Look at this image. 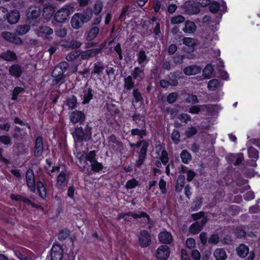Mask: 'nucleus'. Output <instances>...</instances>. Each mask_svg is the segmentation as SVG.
I'll use <instances>...</instances> for the list:
<instances>
[{"label":"nucleus","mask_w":260,"mask_h":260,"mask_svg":"<svg viewBox=\"0 0 260 260\" xmlns=\"http://www.w3.org/2000/svg\"><path fill=\"white\" fill-rule=\"evenodd\" d=\"M37 191L39 196L42 199H44L46 196V189L41 182H38L37 184Z\"/></svg>","instance_id":"nucleus-43"},{"label":"nucleus","mask_w":260,"mask_h":260,"mask_svg":"<svg viewBox=\"0 0 260 260\" xmlns=\"http://www.w3.org/2000/svg\"><path fill=\"white\" fill-rule=\"evenodd\" d=\"M178 98V93L177 92H172L169 94L167 100L168 103L172 104L174 103Z\"/></svg>","instance_id":"nucleus-63"},{"label":"nucleus","mask_w":260,"mask_h":260,"mask_svg":"<svg viewBox=\"0 0 260 260\" xmlns=\"http://www.w3.org/2000/svg\"><path fill=\"white\" fill-rule=\"evenodd\" d=\"M72 5H66L58 10L55 14V20L58 22H64L71 14V10L73 9Z\"/></svg>","instance_id":"nucleus-5"},{"label":"nucleus","mask_w":260,"mask_h":260,"mask_svg":"<svg viewBox=\"0 0 260 260\" xmlns=\"http://www.w3.org/2000/svg\"><path fill=\"white\" fill-rule=\"evenodd\" d=\"M36 34L39 37L50 40V36L53 33V30L49 26H42L36 29Z\"/></svg>","instance_id":"nucleus-6"},{"label":"nucleus","mask_w":260,"mask_h":260,"mask_svg":"<svg viewBox=\"0 0 260 260\" xmlns=\"http://www.w3.org/2000/svg\"><path fill=\"white\" fill-rule=\"evenodd\" d=\"M26 181L28 188L31 191H35L36 189L35 176L31 169H28L26 172Z\"/></svg>","instance_id":"nucleus-12"},{"label":"nucleus","mask_w":260,"mask_h":260,"mask_svg":"<svg viewBox=\"0 0 260 260\" xmlns=\"http://www.w3.org/2000/svg\"><path fill=\"white\" fill-rule=\"evenodd\" d=\"M0 57L8 61H13L17 59L16 54L10 50L1 53Z\"/></svg>","instance_id":"nucleus-29"},{"label":"nucleus","mask_w":260,"mask_h":260,"mask_svg":"<svg viewBox=\"0 0 260 260\" xmlns=\"http://www.w3.org/2000/svg\"><path fill=\"white\" fill-rule=\"evenodd\" d=\"M133 96L134 98V101L136 103H138L139 102L142 101L143 100V98L142 96L141 93L139 91L138 89H135L133 90Z\"/></svg>","instance_id":"nucleus-54"},{"label":"nucleus","mask_w":260,"mask_h":260,"mask_svg":"<svg viewBox=\"0 0 260 260\" xmlns=\"http://www.w3.org/2000/svg\"><path fill=\"white\" fill-rule=\"evenodd\" d=\"M69 64L67 62L63 61L59 63L54 69L52 74L55 75H57V71L59 70L60 74H63L68 68Z\"/></svg>","instance_id":"nucleus-34"},{"label":"nucleus","mask_w":260,"mask_h":260,"mask_svg":"<svg viewBox=\"0 0 260 260\" xmlns=\"http://www.w3.org/2000/svg\"><path fill=\"white\" fill-rule=\"evenodd\" d=\"M202 225L200 224L199 222H196L192 224L189 228L190 232L193 234L199 233L202 229Z\"/></svg>","instance_id":"nucleus-45"},{"label":"nucleus","mask_w":260,"mask_h":260,"mask_svg":"<svg viewBox=\"0 0 260 260\" xmlns=\"http://www.w3.org/2000/svg\"><path fill=\"white\" fill-rule=\"evenodd\" d=\"M71 23L72 26L76 29L81 28L83 25L77 13L73 16Z\"/></svg>","instance_id":"nucleus-33"},{"label":"nucleus","mask_w":260,"mask_h":260,"mask_svg":"<svg viewBox=\"0 0 260 260\" xmlns=\"http://www.w3.org/2000/svg\"><path fill=\"white\" fill-rule=\"evenodd\" d=\"M104 70V66L102 63L97 62L93 64V70L91 74L101 75Z\"/></svg>","instance_id":"nucleus-38"},{"label":"nucleus","mask_w":260,"mask_h":260,"mask_svg":"<svg viewBox=\"0 0 260 260\" xmlns=\"http://www.w3.org/2000/svg\"><path fill=\"white\" fill-rule=\"evenodd\" d=\"M202 204V198L201 197H197L193 201L191 208L193 210H196L200 209Z\"/></svg>","instance_id":"nucleus-50"},{"label":"nucleus","mask_w":260,"mask_h":260,"mask_svg":"<svg viewBox=\"0 0 260 260\" xmlns=\"http://www.w3.org/2000/svg\"><path fill=\"white\" fill-rule=\"evenodd\" d=\"M214 256L216 260H225L228 255L222 248H217L214 251Z\"/></svg>","instance_id":"nucleus-32"},{"label":"nucleus","mask_w":260,"mask_h":260,"mask_svg":"<svg viewBox=\"0 0 260 260\" xmlns=\"http://www.w3.org/2000/svg\"><path fill=\"white\" fill-rule=\"evenodd\" d=\"M81 99L83 100L82 104H85L89 103V102L92 98V90L89 87L85 88L80 95Z\"/></svg>","instance_id":"nucleus-22"},{"label":"nucleus","mask_w":260,"mask_h":260,"mask_svg":"<svg viewBox=\"0 0 260 260\" xmlns=\"http://www.w3.org/2000/svg\"><path fill=\"white\" fill-rule=\"evenodd\" d=\"M197 27L194 23L190 21L185 22V26L182 28L183 32L186 34H192L195 32Z\"/></svg>","instance_id":"nucleus-28"},{"label":"nucleus","mask_w":260,"mask_h":260,"mask_svg":"<svg viewBox=\"0 0 260 260\" xmlns=\"http://www.w3.org/2000/svg\"><path fill=\"white\" fill-rule=\"evenodd\" d=\"M238 255L241 257H245L249 253V248L244 244H240L237 248Z\"/></svg>","instance_id":"nucleus-36"},{"label":"nucleus","mask_w":260,"mask_h":260,"mask_svg":"<svg viewBox=\"0 0 260 260\" xmlns=\"http://www.w3.org/2000/svg\"><path fill=\"white\" fill-rule=\"evenodd\" d=\"M184 11L186 14L192 15L198 14L200 9L195 4L186 3L184 5Z\"/></svg>","instance_id":"nucleus-16"},{"label":"nucleus","mask_w":260,"mask_h":260,"mask_svg":"<svg viewBox=\"0 0 260 260\" xmlns=\"http://www.w3.org/2000/svg\"><path fill=\"white\" fill-rule=\"evenodd\" d=\"M133 120L136 122V123L139 124L140 126H142V127H145V117L139 114H135L133 116Z\"/></svg>","instance_id":"nucleus-42"},{"label":"nucleus","mask_w":260,"mask_h":260,"mask_svg":"<svg viewBox=\"0 0 260 260\" xmlns=\"http://www.w3.org/2000/svg\"><path fill=\"white\" fill-rule=\"evenodd\" d=\"M91 135V127L86 125L83 130L82 127H76L74 133L72 134L74 140L80 142L83 140L89 139Z\"/></svg>","instance_id":"nucleus-3"},{"label":"nucleus","mask_w":260,"mask_h":260,"mask_svg":"<svg viewBox=\"0 0 260 260\" xmlns=\"http://www.w3.org/2000/svg\"><path fill=\"white\" fill-rule=\"evenodd\" d=\"M8 14V9L5 7H0V22L6 19V16Z\"/></svg>","instance_id":"nucleus-62"},{"label":"nucleus","mask_w":260,"mask_h":260,"mask_svg":"<svg viewBox=\"0 0 260 260\" xmlns=\"http://www.w3.org/2000/svg\"><path fill=\"white\" fill-rule=\"evenodd\" d=\"M77 104V99L75 96H72L67 100V105L70 109H74Z\"/></svg>","instance_id":"nucleus-49"},{"label":"nucleus","mask_w":260,"mask_h":260,"mask_svg":"<svg viewBox=\"0 0 260 260\" xmlns=\"http://www.w3.org/2000/svg\"><path fill=\"white\" fill-rule=\"evenodd\" d=\"M248 155L250 158H251L252 159H257L258 158V152L257 150L252 147H251L248 149Z\"/></svg>","instance_id":"nucleus-47"},{"label":"nucleus","mask_w":260,"mask_h":260,"mask_svg":"<svg viewBox=\"0 0 260 260\" xmlns=\"http://www.w3.org/2000/svg\"><path fill=\"white\" fill-rule=\"evenodd\" d=\"M131 134L132 136H138L139 139H142L146 135V131L145 128H133L131 130Z\"/></svg>","instance_id":"nucleus-41"},{"label":"nucleus","mask_w":260,"mask_h":260,"mask_svg":"<svg viewBox=\"0 0 260 260\" xmlns=\"http://www.w3.org/2000/svg\"><path fill=\"white\" fill-rule=\"evenodd\" d=\"M127 216H132L135 219H137L138 218H146V221L147 222H149L150 217L149 215L144 212H139L137 213H134L133 212H127Z\"/></svg>","instance_id":"nucleus-35"},{"label":"nucleus","mask_w":260,"mask_h":260,"mask_svg":"<svg viewBox=\"0 0 260 260\" xmlns=\"http://www.w3.org/2000/svg\"><path fill=\"white\" fill-rule=\"evenodd\" d=\"M158 239L163 243L170 244L172 240V236L169 232L164 231L159 234Z\"/></svg>","instance_id":"nucleus-26"},{"label":"nucleus","mask_w":260,"mask_h":260,"mask_svg":"<svg viewBox=\"0 0 260 260\" xmlns=\"http://www.w3.org/2000/svg\"><path fill=\"white\" fill-rule=\"evenodd\" d=\"M151 237L148 232L145 230L141 231L139 236V242L142 247H147L150 243Z\"/></svg>","instance_id":"nucleus-11"},{"label":"nucleus","mask_w":260,"mask_h":260,"mask_svg":"<svg viewBox=\"0 0 260 260\" xmlns=\"http://www.w3.org/2000/svg\"><path fill=\"white\" fill-rule=\"evenodd\" d=\"M9 72L11 76L18 78L21 75L22 70L19 65L13 64L10 67Z\"/></svg>","instance_id":"nucleus-27"},{"label":"nucleus","mask_w":260,"mask_h":260,"mask_svg":"<svg viewBox=\"0 0 260 260\" xmlns=\"http://www.w3.org/2000/svg\"><path fill=\"white\" fill-rule=\"evenodd\" d=\"M182 161L184 164H188L191 160V156L189 153L185 150H183L180 154Z\"/></svg>","instance_id":"nucleus-44"},{"label":"nucleus","mask_w":260,"mask_h":260,"mask_svg":"<svg viewBox=\"0 0 260 260\" xmlns=\"http://www.w3.org/2000/svg\"><path fill=\"white\" fill-rule=\"evenodd\" d=\"M44 151V144L42 138L38 137L36 139L34 147V155L36 157H40L42 155Z\"/></svg>","instance_id":"nucleus-14"},{"label":"nucleus","mask_w":260,"mask_h":260,"mask_svg":"<svg viewBox=\"0 0 260 260\" xmlns=\"http://www.w3.org/2000/svg\"><path fill=\"white\" fill-rule=\"evenodd\" d=\"M0 141L5 145H11L12 141L11 138L8 136H0Z\"/></svg>","instance_id":"nucleus-64"},{"label":"nucleus","mask_w":260,"mask_h":260,"mask_svg":"<svg viewBox=\"0 0 260 260\" xmlns=\"http://www.w3.org/2000/svg\"><path fill=\"white\" fill-rule=\"evenodd\" d=\"M30 30V25L23 24L19 26L16 30V32L18 35L22 36L26 34Z\"/></svg>","instance_id":"nucleus-40"},{"label":"nucleus","mask_w":260,"mask_h":260,"mask_svg":"<svg viewBox=\"0 0 260 260\" xmlns=\"http://www.w3.org/2000/svg\"><path fill=\"white\" fill-rule=\"evenodd\" d=\"M220 84L218 80L216 79H212L209 81L208 88L210 90L214 91L218 88Z\"/></svg>","instance_id":"nucleus-46"},{"label":"nucleus","mask_w":260,"mask_h":260,"mask_svg":"<svg viewBox=\"0 0 260 260\" xmlns=\"http://www.w3.org/2000/svg\"><path fill=\"white\" fill-rule=\"evenodd\" d=\"M70 120L73 123L81 122L84 120L85 115L79 111H74L70 114Z\"/></svg>","instance_id":"nucleus-15"},{"label":"nucleus","mask_w":260,"mask_h":260,"mask_svg":"<svg viewBox=\"0 0 260 260\" xmlns=\"http://www.w3.org/2000/svg\"><path fill=\"white\" fill-rule=\"evenodd\" d=\"M82 44V42L79 41L72 40L69 44L67 45L66 47L71 49H76L79 48Z\"/></svg>","instance_id":"nucleus-52"},{"label":"nucleus","mask_w":260,"mask_h":260,"mask_svg":"<svg viewBox=\"0 0 260 260\" xmlns=\"http://www.w3.org/2000/svg\"><path fill=\"white\" fill-rule=\"evenodd\" d=\"M201 69L197 66H190L185 68L183 72L188 76L196 75L200 72Z\"/></svg>","instance_id":"nucleus-30"},{"label":"nucleus","mask_w":260,"mask_h":260,"mask_svg":"<svg viewBox=\"0 0 260 260\" xmlns=\"http://www.w3.org/2000/svg\"><path fill=\"white\" fill-rule=\"evenodd\" d=\"M2 36L5 40L14 44L19 45L22 43V41L19 37H16L15 34L10 32H3Z\"/></svg>","instance_id":"nucleus-13"},{"label":"nucleus","mask_w":260,"mask_h":260,"mask_svg":"<svg viewBox=\"0 0 260 260\" xmlns=\"http://www.w3.org/2000/svg\"><path fill=\"white\" fill-rule=\"evenodd\" d=\"M144 68L142 67V66L141 67H135L132 72V77L139 81H142L145 76Z\"/></svg>","instance_id":"nucleus-23"},{"label":"nucleus","mask_w":260,"mask_h":260,"mask_svg":"<svg viewBox=\"0 0 260 260\" xmlns=\"http://www.w3.org/2000/svg\"><path fill=\"white\" fill-rule=\"evenodd\" d=\"M169 161V157L168 153L166 150H162L161 155L158 157V159L155 161V165L158 168L161 166V164L166 165Z\"/></svg>","instance_id":"nucleus-25"},{"label":"nucleus","mask_w":260,"mask_h":260,"mask_svg":"<svg viewBox=\"0 0 260 260\" xmlns=\"http://www.w3.org/2000/svg\"><path fill=\"white\" fill-rule=\"evenodd\" d=\"M6 19H7L8 22L13 24L16 23L20 19V14L19 11L13 10L10 12L9 14L6 16Z\"/></svg>","instance_id":"nucleus-21"},{"label":"nucleus","mask_w":260,"mask_h":260,"mask_svg":"<svg viewBox=\"0 0 260 260\" xmlns=\"http://www.w3.org/2000/svg\"><path fill=\"white\" fill-rule=\"evenodd\" d=\"M51 173H59L57 177L56 185L58 188H62L67 185L69 175L63 166L53 167L51 170Z\"/></svg>","instance_id":"nucleus-2"},{"label":"nucleus","mask_w":260,"mask_h":260,"mask_svg":"<svg viewBox=\"0 0 260 260\" xmlns=\"http://www.w3.org/2000/svg\"><path fill=\"white\" fill-rule=\"evenodd\" d=\"M177 84H178V81L176 79H175L173 81H170V82L168 81L165 80H161L160 81V85L161 87H162V88H167L169 85L175 86H176L177 85Z\"/></svg>","instance_id":"nucleus-48"},{"label":"nucleus","mask_w":260,"mask_h":260,"mask_svg":"<svg viewBox=\"0 0 260 260\" xmlns=\"http://www.w3.org/2000/svg\"><path fill=\"white\" fill-rule=\"evenodd\" d=\"M63 249L59 245H53L51 249V260H61L63 257Z\"/></svg>","instance_id":"nucleus-9"},{"label":"nucleus","mask_w":260,"mask_h":260,"mask_svg":"<svg viewBox=\"0 0 260 260\" xmlns=\"http://www.w3.org/2000/svg\"><path fill=\"white\" fill-rule=\"evenodd\" d=\"M77 14L83 24L88 22L92 17V12L90 9H87L83 13H77Z\"/></svg>","instance_id":"nucleus-18"},{"label":"nucleus","mask_w":260,"mask_h":260,"mask_svg":"<svg viewBox=\"0 0 260 260\" xmlns=\"http://www.w3.org/2000/svg\"><path fill=\"white\" fill-rule=\"evenodd\" d=\"M226 157L231 164H233L235 166L241 164L243 159V156L241 154H231L228 155Z\"/></svg>","instance_id":"nucleus-24"},{"label":"nucleus","mask_w":260,"mask_h":260,"mask_svg":"<svg viewBox=\"0 0 260 260\" xmlns=\"http://www.w3.org/2000/svg\"><path fill=\"white\" fill-rule=\"evenodd\" d=\"M186 245L189 249H193L196 248V242L194 239L189 238H188L186 241Z\"/></svg>","instance_id":"nucleus-58"},{"label":"nucleus","mask_w":260,"mask_h":260,"mask_svg":"<svg viewBox=\"0 0 260 260\" xmlns=\"http://www.w3.org/2000/svg\"><path fill=\"white\" fill-rule=\"evenodd\" d=\"M11 199L18 201H22L24 203H28L30 202V201L27 199H26L22 196L18 194H11Z\"/></svg>","instance_id":"nucleus-53"},{"label":"nucleus","mask_w":260,"mask_h":260,"mask_svg":"<svg viewBox=\"0 0 260 260\" xmlns=\"http://www.w3.org/2000/svg\"><path fill=\"white\" fill-rule=\"evenodd\" d=\"M185 102L188 103L196 104L198 102L197 96L193 94H188L185 99Z\"/></svg>","instance_id":"nucleus-61"},{"label":"nucleus","mask_w":260,"mask_h":260,"mask_svg":"<svg viewBox=\"0 0 260 260\" xmlns=\"http://www.w3.org/2000/svg\"><path fill=\"white\" fill-rule=\"evenodd\" d=\"M144 144L141 146L139 152L138 159L137 160L136 165L137 167H140L143 163L146 156L147 148L149 146L148 142H143Z\"/></svg>","instance_id":"nucleus-10"},{"label":"nucleus","mask_w":260,"mask_h":260,"mask_svg":"<svg viewBox=\"0 0 260 260\" xmlns=\"http://www.w3.org/2000/svg\"><path fill=\"white\" fill-rule=\"evenodd\" d=\"M170 251L167 245H161L156 251V256L158 260H166L169 257Z\"/></svg>","instance_id":"nucleus-8"},{"label":"nucleus","mask_w":260,"mask_h":260,"mask_svg":"<svg viewBox=\"0 0 260 260\" xmlns=\"http://www.w3.org/2000/svg\"><path fill=\"white\" fill-rule=\"evenodd\" d=\"M134 81L131 76H128L124 79V91H129L134 87Z\"/></svg>","instance_id":"nucleus-31"},{"label":"nucleus","mask_w":260,"mask_h":260,"mask_svg":"<svg viewBox=\"0 0 260 260\" xmlns=\"http://www.w3.org/2000/svg\"><path fill=\"white\" fill-rule=\"evenodd\" d=\"M79 51H74L69 53L66 56V59L68 61H71L74 60L77 56H79Z\"/></svg>","instance_id":"nucleus-55"},{"label":"nucleus","mask_w":260,"mask_h":260,"mask_svg":"<svg viewBox=\"0 0 260 260\" xmlns=\"http://www.w3.org/2000/svg\"><path fill=\"white\" fill-rule=\"evenodd\" d=\"M137 60L142 67H144L148 62L149 58L145 51L141 50L137 53Z\"/></svg>","instance_id":"nucleus-19"},{"label":"nucleus","mask_w":260,"mask_h":260,"mask_svg":"<svg viewBox=\"0 0 260 260\" xmlns=\"http://www.w3.org/2000/svg\"><path fill=\"white\" fill-rule=\"evenodd\" d=\"M99 30V28L97 26L92 27L87 34V40L89 41L93 40L97 36Z\"/></svg>","instance_id":"nucleus-39"},{"label":"nucleus","mask_w":260,"mask_h":260,"mask_svg":"<svg viewBox=\"0 0 260 260\" xmlns=\"http://www.w3.org/2000/svg\"><path fill=\"white\" fill-rule=\"evenodd\" d=\"M197 133V130L195 127L191 126L188 127L185 131V135L189 138L194 135Z\"/></svg>","instance_id":"nucleus-60"},{"label":"nucleus","mask_w":260,"mask_h":260,"mask_svg":"<svg viewBox=\"0 0 260 260\" xmlns=\"http://www.w3.org/2000/svg\"><path fill=\"white\" fill-rule=\"evenodd\" d=\"M54 13V8L52 6L49 5L45 7L43 10V15L46 19L51 18Z\"/></svg>","instance_id":"nucleus-37"},{"label":"nucleus","mask_w":260,"mask_h":260,"mask_svg":"<svg viewBox=\"0 0 260 260\" xmlns=\"http://www.w3.org/2000/svg\"><path fill=\"white\" fill-rule=\"evenodd\" d=\"M95 153L94 151H91L87 154H78L77 157L80 161L82 171L99 172L103 169L101 164L95 160Z\"/></svg>","instance_id":"nucleus-1"},{"label":"nucleus","mask_w":260,"mask_h":260,"mask_svg":"<svg viewBox=\"0 0 260 260\" xmlns=\"http://www.w3.org/2000/svg\"><path fill=\"white\" fill-rule=\"evenodd\" d=\"M185 21V18L181 15H177L173 17L171 19V22L173 24H180Z\"/></svg>","instance_id":"nucleus-51"},{"label":"nucleus","mask_w":260,"mask_h":260,"mask_svg":"<svg viewBox=\"0 0 260 260\" xmlns=\"http://www.w3.org/2000/svg\"><path fill=\"white\" fill-rule=\"evenodd\" d=\"M100 49H91L85 51L79 50V56L82 59H88L91 57L96 56L99 53Z\"/></svg>","instance_id":"nucleus-17"},{"label":"nucleus","mask_w":260,"mask_h":260,"mask_svg":"<svg viewBox=\"0 0 260 260\" xmlns=\"http://www.w3.org/2000/svg\"><path fill=\"white\" fill-rule=\"evenodd\" d=\"M178 118L180 120L185 123L191 120V117L189 115L186 113H182L178 116Z\"/></svg>","instance_id":"nucleus-57"},{"label":"nucleus","mask_w":260,"mask_h":260,"mask_svg":"<svg viewBox=\"0 0 260 260\" xmlns=\"http://www.w3.org/2000/svg\"><path fill=\"white\" fill-rule=\"evenodd\" d=\"M15 255L20 260H32L30 251L23 248H18L13 250Z\"/></svg>","instance_id":"nucleus-7"},{"label":"nucleus","mask_w":260,"mask_h":260,"mask_svg":"<svg viewBox=\"0 0 260 260\" xmlns=\"http://www.w3.org/2000/svg\"><path fill=\"white\" fill-rule=\"evenodd\" d=\"M56 36L59 38H64L67 34V29L66 28H60L55 31Z\"/></svg>","instance_id":"nucleus-56"},{"label":"nucleus","mask_w":260,"mask_h":260,"mask_svg":"<svg viewBox=\"0 0 260 260\" xmlns=\"http://www.w3.org/2000/svg\"><path fill=\"white\" fill-rule=\"evenodd\" d=\"M40 10L36 7L29 8L26 14V22L31 26H35L40 21Z\"/></svg>","instance_id":"nucleus-4"},{"label":"nucleus","mask_w":260,"mask_h":260,"mask_svg":"<svg viewBox=\"0 0 260 260\" xmlns=\"http://www.w3.org/2000/svg\"><path fill=\"white\" fill-rule=\"evenodd\" d=\"M103 5L102 2H97L94 5L93 13L95 15L99 14L102 11Z\"/></svg>","instance_id":"nucleus-59"},{"label":"nucleus","mask_w":260,"mask_h":260,"mask_svg":"<svg viewBox=\"0 0 260 260\" xmlns=\"http://www.w3.org/2000/svg\"><path fill=\"white\" fill-rule=\"evenodd\" d=\"M182 42L183 44L189 48V52L193 51L198 43L197 39L192 38H184Z\"/></svg>","instance_id":"nucleus-20"}]
</instances>
